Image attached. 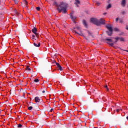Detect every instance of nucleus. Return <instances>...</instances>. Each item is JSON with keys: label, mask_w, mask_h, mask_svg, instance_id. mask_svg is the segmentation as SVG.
Masks as SVG:
<instances>
[{"label": "nucleus", "mask_w": 128, "mask_h": 128, "mask_svg": "<svg viewBox=\"0 0 128 128\" xmlns=\"http://www.w3.org/2000/svg\"><path fill=\"white\" fill-rule=\"evenodd\" d=\"M36 32H37V30H36V28H34L32 30V33H34V34L36 35V38H38V34Z\"/></svg>", "instance_id": "obj_5"}, {"label": "nucleus", "mask_w": 128, "mask_h": 128, "mask_svg": "<svg viewBox=\"0 0 128 128\" xmlns=\"http://www.w3.org/2000/svg\"><path fill=\"white\" fill-rule=\"evenodd\" d=\"M119 23H122V20H120V22H119Z\"/></svg>", "instance_id": "obj_34"}, {"label": "nucleus", "mask_w": 128, "mask_h": 128, "mask_svg": "<svg viewBox=\"0 0 128 128\" xmlns=\"http://www.w3.org/2000/svg\"><path fill=\"white\" fill-rule=\"evenodd\" d=\"M75 4L77 6V7H79L78 4H80V1L79 0H75Z\"/></svg>", "instance_id": "obj_11"}, {"label": "nucleus", "mask_w": 128, "mask_h": 128, "mask_svg": "<svg viewBox=\"0 0 128 128\" xmlns=\"http://www.w3.org/2000/svg\"><path fill=\"white\" fill-rule=\"evenodd\" d=\"M70 18H71V20H72L73 22L76 24V22L75 21L76 18H77L76 16H74L73 15L71 14L70 15Z\"/></svg>", "instance_id": "obj_7"}, {"label": "nucleus", "mask_w": 128, "mask_h": 128, "mask_svg": "<svg viewBox=\"0 0 128 128\" xmlns=\"http://www.w3.org/2000/svg\"><path fill=\"white\" fill-rule=\"evenodd\" d=\"M74 32H75V33H76V34H78V35H80V36H82L85 38V39L86 40H88V38H88V37H86V36H84V35L83 33H82V32L79 33V32H77L76 31V30L74 31Z\"/></svg>", "instance_id": "obj_8"}, {"label": "nucleus", "mask_w": 128, "mask_h": 128, "mask_svg": "<svg viewBox=\"0 0 128 128\" xmlns=\"http://www.w3.org/2000/svg\"><path fill=\"white\" fill-rule=\"evenodd\" d=\"M64 112H67V111H65V110H64Z\"/></svg>", "instance_id": "obj_37"}, {"label": "nucleus", "mask_w": 128, "mask_h": 128, "mask_svg": "<svg viewBox=\"0 0 128 128\" xmlns=\"http://www.w3.org/2000/svg\"><path fill=\"white\" fill-rule=\"evenodd\" d=\"M116 112H119V110H118V109L116 110Z\"/></svg>", "instance_id": "obj_31"}, {"label": "nucleus", "mask_w": 128, "mask_h": 128, "mask_svg": "<svg viewBox=\"0 0 128 128\" xmlns=\"http://www.w3.org/2000/svg\"><path fill=\"white\" fill-rule=\"evenodd\" d=\"M54 4L56 6L57 10H58L59 13L61 12L64 14L67 13V6H68V4L66 2H62L59 4H57L56 2H54Z\"/></svg>", "instance_id": "obj_1"}, {"label": "nucleus", "mask_w": 128, "mask_h": 128, "mask_svg": "<svg viewBox=\"0 0 128 128\" xmlns=\"http://www.w3.org/2000/svg\"><path fill=\"white\" fill-rule=\"evenodd\" d=\"M24 0V1H26V0Z\"/></svg>", "instance_id": "obj_38"}, {"label": "nucleus", "mask_w": 128, "mask_h": 128, "mask_svg": "<svg viewBox=\"0 0 128 128\" xmlns=\"http://www.w3.org/2000/svg\"><path fill=\"white\" fill-rule=\"evenodd\" d=\"M34 46L36 48H40V44L38 43L36 44V43H34Z\"/></svg>", "instance_id": "obj_13"}, {"label": "nucleus", "mask_w": 128, "mask_h": 128, "mask_svg": "<svg viewBox=\"0 0 128 128\" xmlns=\"http://www.w3.org/2000/svg\"><path fill=\"white\" fill-rule=\"evenodd\" d=\"M24 52L22 51H21V54H24Z\"/></svg>", "instance_id": "obj_35"}, {"label": "nucleus", "mask_w": 128, "mask_h": 128, "mask_svg": "<svg viewBox=\"0 0 128 128\" xmlns=\"http://www.w3.org/2000/svg\"><path fill=\"white\" fill-rule=\"evenodd\" d=\"M36 10L40 11V8L36 7Z\"/></svg>", "instance_id": "obj_20"}, {"label": "nucleus", "mask_w": 128, "mask_h": 128, "mask_svg": "<svg viewBox=\"0 0 128 128\" xmlns=\"http://www.w3.org/2000/svg\"><path fill=\"white\" fill-rule=\"evenodd\" d=\"M121 13L122 14L123 16H124V14H125V12L122 11V12H121Z\"/></svg>", "instance_id": "obj_26"}, {"label": "nucleus", "mask_w": 128, "mask_h": 128, "mask_svg": "<svg viewBox=\"0 0 128 128\" xmlns=\"http://www.w3.org/2000/svg\"><path fill=\"white\" fill-rule=\"evenodd\" d=\"M32 40H36V39L34 38H36V36H34V35L32 34Z\"/></svg>", "instance_id": "obj_22"}, {"label": "nucleus", "mask_w": 128, "mask_h": 128, "mask_svg": "<svg viewBox=\"0 0 128 128\" xmlns=\"http://www.w3.org/2000/svg\"><path fill=\"white\" fill-rule=\"evenodd\" d=\"M42 94H44L45 92H46V91H44V90H42Z\"/></svg>", "instance_id": "obj_32"}, {"label": "nucleus", "mask_w": 128, "mask_h": 128, "mask_svg": "<svg viewBox=\"0 0 128 128\" xmlns=\"http://www.w3.org/2000/svg\"><path fill=\"white\" fill-rule=\"evenodd\" d=\"M110 8H112V4H108V7H106V9L108 10Z\"/></svg>", "instance_id": "obj_14"}, {"label": "nucleus", "mask_w": 128, "mask_h": 128, "mask_svg": "<svg viewBox=\"0 0 128 128\" xmlns=\"http://www.w3.org/2000/svg\"><path fill=\"white\" fill-rule=\"evenodd\" d=\"M83 25H84V26H85L86 28H88V24L84 20H83Z\"/></svg>", "instance_id": "obj_12"}, {"label": "nucleus", "mask_w": 128, "mask_h": 128, "mask_svg": "<svg viewBox=\"0 0 128 128\" xmlns=\"http://www.w3.org/2000/svg\"><path fill=\"white\" fill-rule=\"evenodd\" d=\"M86 32L88 33V36H92V33L90 32L88 30H86Z\"/></svg>", "instance_id": "obj_10"}, {"label": "nucleus", "mask_w": 128, "mask_h": 128, "mask_svg": "<svg viewBox=\"0 0 128 128\" xmlns=\"http://www.w3.org/2000/svg\"><path fill=\"white\" fill-rule=\"evenodd\" d=\"M126 4V1L125 0H121V6L124 8Z\"/></svg>", "instance_id": "obj_9"}, {"label": "nucleus", "mask_w": 128, "mask_h": 128, "mask_svg": "<svg viewBox=\"0 0 128 128\" xmlns=\"http://www.w3.org/2000/svg\"><path fill=\"white\" fill-rule=\"evenodd\" d=\"M28 110H32V106H28Z\"/></svg>", "instance_id": "obj_19"}, {"label": "nucleus", "mask_w": 128, "mask_h": 128, "mask_svg": "<svg viewBox=\"0 0 128 128\" xmlns=\"http://www.w3.org/2000/svg\"><path fill=\"white\" fill-rule=\"evenodd\" d=\"M106 14H108L107 12H104V13L102 14V15L105 16Z\"/></svg>", "instance_id": "obj_29"}, {"label": "nucleus", "mask_w": 128, "mask_h": 128, "mask_svg": "<svg viewBox=\"0 0 128 128\" xmlns=\"http://www.w3.org/2000/svg\"><path fill=\"white\" fill-rule=\"evenodd\" d=\"M56 64V66H60V64H59V63H56V64Z\"/></svg>", "instance_id": "obj_25"}, {"label": "nucleus", "mask_w": 128, "mask_h": 128, "mask_svg": "<svg viewBox=\"0 0 128 128\" xmlns=\"http://www.w3.org/2000/svg\"><path fill=\"white\" fill-rule=\"evenodd\" d=\"M24 4H25V6H28V2L26 0V1H24Z\"/></svg>", "instance_id": "obj_24"}, {"label": "nucleus", "mask_w": 128, "mask_h": 128, "mask_svg": "<svg viewBox=\"0 0 128 128\" xmlns=\"http://www.w3.org/2000/svg\"><path fill=\"white\" fill-rule=\"evenodd\" d=\"M118 20H119V18H116L115 19V21H116V22H118Z\"/></svg>", "instance_id": "obj_27"}, {"label": "nucleus", "mask_w": 128, "mask_h": 128, "mask_svg": "<svg viewBox=\"0 0 128 128\" xmlns=\"http://www.w3.org/2000/svg\"><path fill=\"white\" fill-rule=\"evenodd\" d=\"M53 110H54V109L52 108V110H50V112H52Z\"/></svg>", "instance_id": "obj_33"}, {"label": "nucleus", "mask_w": 128, "mask_h": 128, "mask_svg": "<svg viewBox=\"0 0 128 128\" xmlns=\"http://www.w3.org/2000/svg\"><path fill=\"white\" fill-rule=\"evenodd\" d=\"M110 38H106V39L104 40V42L108 41L106 44H108L109 46H110L112 47H114V44H116L118 40H120V42H124V38H123V37ZM112 39L115 40V41H112Z\"/></svg>", "instance_id": "obj_2"}, {"label": "nucleus", "mask_w": 128, "mask_h": 128, "mask_svg": "<svg viewBox=\"0 0 128 128\" xmlns=\"http://www.w3.org/2000/svg\"><path fill=\"white\" fill-rule=\"evenodd\" d=\"M124 34V32H121V33L119 34V36H122Z\"/></svg>", "instance_id": "obj_21"}, {"label": "nucleus", "mask_w": 128, "mask_h": 128, "mask_svg": "<svg viewBox=\"0 0 128 128\" xmlns=\"http://www.w3.org/2000/svg\"><path fill=\"white\" fill-rule=\"evenodd\" d=\"M40 80H38V79H36L34 80V82H38Z\"/></svg>", "instance_id": "obj_18"}, {"label": "nucleus", "mask_w": 128, "mask_h": 128, "mask_svg": "<svg viewBox=\"0 0 128 128\" xmlns=\"http://www.w3.org/2000/svg\"><path fill=\"white\" fill-rule=\"evenodd\" d=\"M14 0V2H15L16 4H18V0Z\"/></svg>", "instance_id": "obj_23"}, {"label": "nucleus", "mask_w": 128, "mask_h": 128, "mask_svg": "<svg viewBox=\"0 0 128 128\" xmlns=\"http://www.w3.org/2000/svg\"><path fill=\"white\" fill-rule=\"evenodd\" d=\"M57 68H58V69L60 71H62L63 70V69H62V67H61V66H57Z\"/></svg>", "instance_id": "obj_16"}, {"label": "nucleus", "mask_w": 128, "mask_h": 128, "mask_svg": "<svg viewBox=\"0 0 128 128\" xmlns=\"http://www.w3.org/2000/svg\"><path fill=\"white\" fill-rule=\"evenodd\" d=\"M32 70L30 68H28V66H27V68H26V70H28V72H30V70Z\"/></svg>", "instance_id": "obj_15"}, {"label": "nucleus", "mask_w": 128, "mask_h": 128, "mask_svg": "<svg viewBox=\"0 0 128 128\" xmlns=\"http://www.w3.org/2000/svg\"><path fill=\"white\" fill-rule=\"evenodd\" d=\"M26 8H28V6H26Z\"/></svg>", "instance_id": "obj_39"}, {"label": "nucleus", "mask_w": 128, "mask_h": 128, "mask_svg": "<svg viewBox=\"0 0 128 128\" xmlns=\"http://www.w3.org/2000/svg\"><path fill=\"white\" fill-rule=\"evenodd\" d=\"M53 63H54L55 64H56V63H58V62H56V61L54 60V62H53Z\"/></svg>", "instance_id": "obj_30"}, {"label": "nucleus", "mask_w": 128, "mask_h": 128, "mask_svg": "<svg viewBox=\"0 0 128 128\" xmlns=\"http://www.w3.org/2000/svg\"><path fill=\"white\" fill-rule=\"evenodd\" d=\"M22 126H22V124H18V126H17V128H22Z\"/></svg>", "instance_id": "obj_17"}, {"label": "nucleus", "mask_w": 128, "mask_h": 128, "mask_svg": "<svg viewBox=\"0 0 128 128\" xmlns=\"http://www.w3.org/2000/svg\"><path fill=\"white\" fill-rule=\"evenodd\" d=\"M90 22L98 26H100V24H106V20L104 18L98 20L96 18H92L90 20Z\"/></svg>", "instance_id": "obj_3"}, {"label": "nucleus", "mask_w": 128, "mask_h": 128, "mask_svg": "<svg viewBox=\"0 0 128 128\" xmlns=\"http://www.w3.org/2000/svg\"><path fill=\"white\" fill-rule=\"evenodd\" d=\"M29 103H30V104L32 103V104H34V103L31 102H30Z\"/></svg>", "instance_id": "obj_36"}, {"label": "nucleus", "mask_w": 128, "mask_h": 128, "mask_svg": "<svg viewBox=\"0 0 128 128\" xmlns=\"http://www.w3.org/2000/svg\"><path fill=\"white\" fill-rule=\"evenodd\" d=\"M42 102V100L40 98V97L36 96L34 98V102Z\"/></svg>", "instance_id": "obj_6"}, {"label": "nucleus", "mask_w": 128, "mask_h": 128, "mask_svg": "<svg viewBox=\"0 0 128 128\" xmlns=\"http://www.w3.org/2000/svg\"><path fill=\"white\" fill-rule=\"evenodd\" d=\"M106 28L108 29V31H106V34L109 36H112V32H120L119 29L115 28L112 29V27L110 24H108L106 26Z\"/></svg>", "instance_id": "obj_4"}, {"label": "nucleus", "mask_w": 128, "mask_h": 128, "mask_svg": "<svg viewBox=\"0 0 128 128\" xmlns=\"http://www.w3.org/2000/svg\"><path fill=\"white\" fill-rule=\"evenodd\" d=\"M104 88H106V90H108V91L109 90V89L108 88V86H104Z\"/></svg>", "instance_id": "obj_28"}]
</instances>
